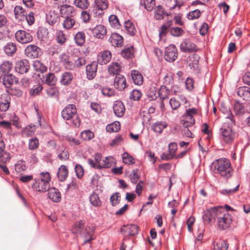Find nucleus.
<instances>
[{
	"label": "nucleus",
	"mask_w": 250,
	"mask_h": 250,
	"mask_svg": "<svg viewBox=\"0 0 250 250\" xmlns=\"http://www.w3.org/2000/svg\"><path fill=\"white\" fill-rule=\"evenodd\" d=\"M215 173H218L223 178L228 179L233 174V169L229 160L226 158H221L212 163Z\"/></svg>",
	"instance_id": "1"
},
{
	"label": "nucleus",
	"mask_w": 250,
	"mask_h": 250,
	"mask_svg": "<svg viewBox=\"0 0 250 250\" xmlns=\"http://www.w3.org/2000/svg\"><path fill=\"white\" fill-rule=\"evenodd\" d=\"M61 115L64 121L68 122V124L76 126H79L81 124L80 119L74 104L67 105L62 111Z\"/></svg>",
	"instance_id": "2"
},
{
	"label": "nucleus",
	"mask_w": 250,
	"mask_h": 250,
	"mask_svg": "<svg viewBox=\"0 0 250 250\" xmlns=\"http://www.w3.org/2000/svg\"><path fill=\"white\" fill-rule=\"evenodd\" d=\"M223 210V208L221 207H215L207 209L203 216L204 222L208 224L214 223L215 219L218 220L219 216L221 215Z\"/></svg>",
	"instance_id": "3"
},
{
	"label": "nucleus",
	"mask_w": 250,
	"mask_h": 250,
	"mask_svg": "<svg viewBox=\"0 0 250 250\" xmlns=\"http://www.w3.org/2000/svg\"><path fill=\"white\" fill-rule=\"evenodd\" d=\"M197 114V109L195 108H189L186 110L183 115V125L185 127H188L195 124L194 116Z\"/></svg>",
	"instance_id": "4"
},
{
	"label": "nucleus",
	"mask_w": 250,
	"mask_h": 250,
	"mask_svg": "<svg viewBox=\"0 0 250 250\" xmlns=\"http://www.w3.org/2000/svg\"><path fill=\"white\" fill-rule=\"evenodd\" d=\"M232 221V217L227 212H223L219 216L217 220L218 228L221 229H224L229 227Z\"/></svg>",
	"instance_id": "5"
},
{
	"label": "nucleus",
	"mask_w": 250,
	"mask_h": 250,
	"mask_svg": "<svg viewBox=\"0 0 250 250\" xmlns=\"http://www.w3.org/2000/svg\"><path fill=\"white\" fill-rule=\"evenodd\" d=\"M15 37L18 42L21 43H27L33 40V37L28 31L20 30L15 33Z\"/></svg>",
	"instance_id": "6"
},
{
	"label": "nucleus",
	"mask_w": 250,
	"mask_h": 250,
	"mask_svg": "<svg viewBox=\"0 0 250 250\" xmlns=\"http://www.w3.org/2000/svg\"><path fill=\"white\" fill-rule=\"evenodd\" d=\"M178 52L176 46L170 44L165 50V59L169 62L174 61L177 58Z\"/></svg>",
	"instance_id": "7"
},
{
	"label": "nucleus",
	"mask_w": 250,
	"mask_h": 250,
	"mask_svg": "<svg viewBox=\"0 0 250 250\" xmlns=\"http://www.w3.org/2000/svg\"><path fill=\"white\" fill-rule=\"evenodd\" d=\"M223 141L226 144H231L234 138V134L230 127L224 125L220 129Z\"/></svg>",
	"instance_id": "8"
},
{
	"label": "nucleus",
	"mask_w": 250,
	"mask_h": 250,
	"mask_svg": "<svg viewBox=\"0 0 250 250\" xmlns=\"http://www.w3.org/2000/svg\"><path fill=\"white\" fill-rule=\"evenodd\" d=\"M30 63L26 59H22L16 62L15 71L21 74L27 73L30 68Z\"/></svg>",
	"instance_id": "9"
},
{
	"label": "nucleus",
	"mask_w": 250,
	"mask_h": 250,
	"mask_svg": "<svg viewBox=\"0 0 250 250\" xmlns=\"http://www.w3.org/2000/svg\"><path fill=\"white\" fill-rule=\"evenodd\" d=\"M40 53L41 49L34 44L28 45L24 50L25 56L30 59L38 58Z\"/></svg>",
	"instance_id": "10"
},
{
	"label": "nucleus",
	"mask_w": 250,
	"mask_h": 250,
	"mask_svg": "<svg viewBox=\"0 0 250 250\" xmlns=\"http://www.w3.org/2000/svg\"><path fill=\"white\" fill-rule=\"evenodd\" d=\"M121 232L125 236L135 235L138 232V227L135 224L124 225L121 228Z\"/></svg>",
	"instance_id": "11"
},
{
	"label": "nucleus",
	"mask_w": 250,
	"mask_h": 250,
	"mask_svg": "<svg viewBox=\"0 0 250 250\" xmlns=\"http://www.w3.org/2000/svg\"><path fill=\"white\" fill-rule=\"evenodd\" d=\"M32 188L38 192H44L49 190L50 188V183L42 182L40 180L35 179V182L31 185Z\"/></svg>",
	"instance_id": "12"
},
{
	"label": "nucleus",
	"mask_w": 250,
	"mask_h": 250,
	"mask_svg": "<svg viewBox=\"0 0 250 250\" xmlns=\"http://www.w3.org/2000/svg\"><path fill=\"white\" fill-rule=\"evenodd\" d=\"M111 57L112 54L110 51H102L98 55L97 62L101 65L106 64L111 60Z\"/></svg>",
	"instance_id": "13"
},
{
	"label": "nucleus",
	"mask_w": 250,
	"mask_h": 250,
	"mask_svg": "<svg viewBox=\"0 0 250 250\" xmlns=\"http://www.w3.org/2000/svg\"><path fill=\"white\" fill-rule=\"evenodd\" d=\"M108 41L112 46L116 47L122 46L124 43L123 37L116 33L111 34L109 38Z\"/></svg>",
	"instance_id": "14"
},
{
	"label": "nucleus",
	"mask_w": 250,
	"mask_h": 250,
	"mask_svg": "<svg viewBox=\"0 0 250 250\" xmlns=\"http://www.w3.org/2000/svg\"><path fill=\"white\" fill-rule=\"evenodd\" d=\"M60 11L61 16L64 18L75 17L76 14L74 7L67 4L61 5Z\"/></svg>",
	"instance_id": "15"
},
{
	"label": "nucleus",
	"mask_w": 250,
	"mask_h": 250,
	"mask_svg": "<svg viewBox=\"0 0 250 250\" xmlns=\"http://www.w3.org/2000/svg\"><path fill=\"white\" fill-rule=\"evenodd\" d=\"M97 63H98L96 62H92L90 64L86 65V78L88 80H92L95 77L97 71Z\"/></svg>",
	"instance_id": "16"
},
{
	"label": "nucleus",
	"mask_w": 250,
	"mask_h": 250,
	"mask_svg": "<svg viewBox=\"0 0 250 250\" xmlns=\"http://www.w3.org/2000/svg\"><path fill=\"white\" fill-rule=\"evenodd\" d=\"M180 49L184 52H190L196 51L197 46L189 40L185 39L180 44Z\"/></svg>",
	"instance_id": "17"
},
{
	"label": "nucleus",
	"mask_w": 250,
	"mask_h": 250,
	"mask_svg": "<svg viewBox=\"0 0 250 250\" xmlns=\"http://www.w3.org/2000/svg\"><path fill=\"white\" fill-rule=\"evenodd\" d=\"M11 97L7 93H3L0 97V110L1 111H6L10 105Z\"/></svg>",
	"instance_id": "18"
},
{
	"label": "nucleus",
	"mask_w": 250,
	"mask_h": 250,
	"mask_svg": "<svg viewBox=\"0 0 250 250\" xmlns=\"http://www.w3.org/2000/svg\"><path fill=\"white\" fill-rule=\"evenodd\" d=\"M114 85L119 90H124L126 86L125 77L122 75H116L114 79Z\"/></svg>",
	"instance_id": "19"
},
{
	"label": "nucleus",
	"mask_w": 250,
	"mask_h": 250,
	"mask_svg": "<svg viewBox=\"0 0 250 250\" xmlns=\"http://www.w3.org/2000/svg\"><path fill=\"white\" fill-rule=\"evenodd\" d=\"M0 80H2L3 84L6 87H10L14 82H18L17 79L10 73L0 76Z\"/></svg>",
	"instance_id": "20"
},
{
	"label": "nucleus",
	"mask_w": 250,
	"mask_h": 250,
	"mask_svg": "<svg viewBox=\"0 0 250 250\" xmlns=\"http://www.w3.org/2000/svg\"><path fill=\"white\" fill-rule=\"evenodd\" d=\"M94 36L98 39H103L106 34V29L104 25H97L92 29Z\"/></svg>",
	"instance_id": "21"
},
{
	"label": "nucleus",
	"mask_w": 250,
	"mask_h": 250,
	"mask_svg": "<svg viewBox=\"0 0 250 250\" xmlns=\"http://www.w3.org/2000/svg\"><path fill=\"white\" fill-rule=\"evenodd\" d=\"M113 109L116 116L122 117L125 111V107L123 103L120 101H116L113 106Z\"/></svg>",
	"instance_id": "22"
},
{
	"label": "nucleus",
	"mask_w": 250,
	"mask_h": 250,
	"mask_svg": "<svg viewBox=\"0 0 250 250\" xmlns=\"http://www.w3.org/2000/svg\"><path fill=\"white\" fill-rule=\"evenodd\" d=\"M238 96L246 101L250 100V87L248 86H242L237 89Z\"/></svg>",
	"instance_id": "23"
},
{
	"label": "nucleus",
	"mask_w": 250,
	"mask_h": 250,
	"mask_svg": "<svg viewBox=\"0 0 250 250\" xmlns=\"http://www.w3.org/2000/svg\"><path fill=\"white\" fill-rule=\"evenodd\" d=\"M48 196L50 199L54 202H59L61 200L60 192L58 189L54 188H51L48 190Z\"/></svg>",
	"instance_id": "24"
},
{
	"label": "nucleus",
	"mask_w": 250,
	"mask_h": 250,
	"mask_svg": "<svg viewBox=\"0 0 250 250\" xmlns=\"http://www.w3.org/2000/svg\"><path fill=\"white\" fill-rule=\"evenodd\" d=\"M5 144L4 142L0 143V162L6 163L10 159V155L4 151Z\"/></svg>",
	"instance_id": "25"
},
{
	"label": "nucleus",
	"mask_w": 250,
	"mask_h": 250,
	"mask_svg": "<svg viewBox=\"0 0 250 250\" xmlns=\"http://www.w3.org/2000/svg\"><path fill=\"white\" fill-rule=\"evenodd\" d=\"M81 236L84 239L83 244L90 242L92 239L93 229L89 227H86L83 232L81 233Z\"/></svg>",
	"instance_id": "26"
},
{
	"label": "nucleus",
	"mask_w": 250,
	"mask_h": 250,
	"mask_svg": "<svg viewBox=\"0 0 250 250\" xmlns=\"http://www.w3.org/2000/svg\"><path fill=\"white\" fill-rule=\"evenodd\" d=\"M132 80L134 83L137 85H141L143 83V77L139 71L133 70L131 73Z\"/></svg>",
	"instance_id": "27"
},
{
	"label": "nucleus",
	"mask_w": 250,
	"mask_h": 250,
	"mask_svg": "<svg viewBox=\"0 0 250 250\" xmlns=\"http://www.w3.org/2000/svg\"><path fill=\"white\" fill-rule=\"evenodd\" d=\"M125 31L130 36H133L136 33V29L134 24L129 20L124 22Z\"/></svg>",
	"instance_id": "28"
},
{
	"label": "nucleus",
	"mask_w": 250,
	"mask_h": 250,
	"mask_svg": "<svg viewBox=\"0 0 250 250\" xmlns=\"http://www.w3.org/2000/svg\"><path fill=\"white\" fill-rule=\"evenodd\" d=\"M68 171L66 167L62 165L59 168L58 171V177L59 181L63 182L65 181L68 176Z\"/></svg>",
	"instance_id": "29"
},
{
	"label": "nucleus",
	"mask_w": 250,
	"mask_h": 250,
	"mask_svg": "<svg viewBox=\"0 0 250 250\" xmlns=\"http://www.w3.org/2000/svg\"><path fill=\"white\" fill-rule=\"evenodd\" d=\"M121 55L125 58L130 59L134 57V49L132 46L125 48L121 51Z\"/></svg>",
	"instance_id": "30"
},
{
	"label": "nucleus",
	"mask_w": 250,
	"mask_h": 250,
	"mask_svg": "<svg viewBox=\"0 0 250 250\" xmlns=\"http://www.w3.org/2000/svg\"><path fill=\"white\" fill-rule=\"evenodd\" d=\"M73 79V76L71 72H65L62 75L61 83L62 84L66 85L70 83Z\"/></svg>",
	"instance_id": "31"
},
{
	"label": "nucleus",
	"mask_w": 250,
	"mask_h": 250,
	"mask_svg": "<svg viewBox=\"0 0 250 250\" xmlns=\"http://www.w3.org/2000/svg\"><path fill=\"white\" fill-rule=\"evenodd\" d=\"M12 68V63L9 62H3L0 66V77L9 74Z\"/></svg>",
	"instance_id": "32"
},
{
	"label": "nucleus",
	"mask_w": 250,
	"mask_h": 250,
	"mask_svg": "<svg viewBox=\"0 0 250 250\" xmlns=\"http://www.w3.org/2000/svg\"><path fill=\"white\" fill-rule=\"evenodd\" d=\"M199 56L196 54H193L192 56L189 57V60L191 62L189 63V66L191 68L196 70L198 69V63Z\"/></svg>",
	"instance_id": "33"
},
{
	"label": "nucleus",
	"mask_w": 250,
	"mask_h": 250,
	"mask_svg": "<svg viewBox=\"0 0 250 250\" xmlns=\"http://www.w3.org/2000/svg\"><path fill=\"white\" fill-rule=\"evenodd\" d=\"M167 124L166 122H158L155 123L152 126V129L155 132L161 133L164 128L167 127Z\"/></svg>",
	"instance_id": "34"
},
{
	"label": "nucleus",
	"mask_w": 250,
	"mask_h": 250,
	"mask_svg": "<svg viewBox=\"0 0 250 250\" xmlns=\"http://www.w3.org/2000/svg\"><path fill=\"white\" fill-rule=\"evenodd\" d=\"M220 111L226 116V118L230 120L231 123L234 122L233 116L229 108L227 107L224 104H222L220 108Z\"/></svg>",
	"instance_id": "35"
},
{
	"label": "nucleus",
	"mask_w": 250,
	"mask_h": 250,
	"mask_svg": "<svg viewBox=\"0 0 250 250\" xmlns=\"http://www.w3.org/2000/svg\"><path fill=\"white\" fill-rule=\"evenodd\" d=\"M172 21L170 20L167 21L161 26L159 30V36L160 39L162 38L163 36L166 35L167 29L172 25Z\"/></svg>",
	"instance_id": "36"
},
{
	"label": "nucleus",
	"mask_w": 250,
	"mask_h": 250,
	"mask_svg": "<svg viewBox=\"0 0 250 250\" xmlns=\"http://www.w3.org/2000/svg\"><path fill=\"white\" fill-rule=\"evenodd\" d=\"M84 222L83 221L81 220L78 222H76L73 225L71 231L73 233H81L83 229L84 228Z\"/></svg>",
	"instance_id": "37"
},
{
	"label": "nucleus",
	"mask_w": 250,
	"mask_h": 250,
	"mask_svg": "<svg viewBox=\"0 0 250 250\" xmlns=\"http://www.w3.org/2000/svg\"><path fill=\"white\" fill-rule=\"evenodd\" d=\"M108 72L110 74H118L121 71V66L118 62H112L108 66Z\"/></svg>",
	"instance_id": "38"
},
{
	"label": "nucleus",
	"mask_w": 250,
	"mask_h": 250,
	"mask_svg": "<svg viewBox=\"0 0 250 250\" xmlns=\"http://www.w3.org/2000/svg\"><path fill=\"white\" fill-rule=\"evenodd\" d=\"M58 20V16L53 11H50L46 15V21L50 25L55 24Z\"/></svg>",
	"instance_id": "39"
},
{
	"label": "nucleus",
	"mask_w": 250,
	"mask_h": 250,
	"mask_svg": "<svg viewBox=\"0 0 250 250\" xmlns=\"http://www.w3.org/2000/svg\"><path fill=\"white\" fill-rule=\"evenodd\" d=\"M90 203L94 207H99L102 205V202L100 200L98 195L94 192L92 193L89 197Z\"/></svg>",
	"instance_id": "40"
},
{
	"label": "nucleus",
	"mask_w": 250,
	"mask_h": 250,
	"mask_svg": "<svg viewBox=\"0 0 250 250\" xmlns=\"http://www.w3.org/2000/svg\"><path fill=\"white\" fill-rule=\"evenodd\" d=\"M17 50V46L15 43L9 42L4 47V51L7 55H12Z\"/></svg>",
	"instance_id": "41"
},
{
	"label": "nucleus",
	"mask_w": 250,
	"mask_h": 250,
	"mask_svg": "<svg viewBox=\"0 0 250 250\" xmlns=\"http://www.w3.org/2000/svg\"><path fill=\"white\" fill-rule=\"evenodd\" d=\"M75 20L74 17L65 18L63 22L62 26L66 29H70L74 25Z\"/></svg>",
	"instance_id": "42"
},
{
	"label": "nucleus",
	"mask_w": 250,
	"mask_h": 250,
	"mask_svg": "<svg viewBox=\"0 0 250 250\" xmlns=\"http://www.w3.org/2000/svg\"><path fill=\"white\" fill-rule=\"evenodd\" d=\"M229 245L225 240H220L214 244V250H228Z\"/></svg>",
	"instance_id": "43"
},
{
	"label": "nucleus",
	"mask_w": 250,
	"mask_h": 250,
	"mask_svg": "<svg viewBox=\"0 0 250 250\" xmlns=\"http://www.w3.org/2000/svg\"><path fill=\"white\" fill-rule=\"evenodd\" d=\"M74 40L78 45H82L85 42V34L83 32H78L74 37Z\"/></svg>",
	"instance_id": "44"
},
{
	"label": "nucleus",
	"mask_w": 250,
	"mask_h": 250,
	"mask_svg": "<svg viewBox=\"0 0 250 250\" xmlns=\"http://www.w3.org/2000/svg\"><path fill=\"white\" fill-rule=\"evenodd\" d=\"M120 129V124L119 122H114L108 125L106 127V130L109 132H118Z\"/></svg>",
	"instance_id": "45"
},
{
	"label": "nucleus",
	"mask_w": 250,
	"mask_h": 250,
	"mask_svg": "<svg viewBox=\"0 0 250 250\" xmlns=\"http://www.w3.org/2000/svg\"><path fill=\"white\" fill-rule=\"evenodd\" d=\"M75 5L82 9H86L89 6L88 0H74Z\"/></svg>",
	"instance_id": "46"
},
{
	"label": "nucleus",
	"mask_w": 250,
	"mask_h": 250,
	"mask_svg": "<svg viewBox=\"0 0 250 250\" xmlns=\"http://www.w3.org/2000/svg\"><path fill=\"white\" fill-rule=\"evenodd\" d=\"M14 13L17 19H21L25 16V12L21 6H16L14 8Z\"/></svg>",
	"instance_id": "47"
},
{
	"label": "nucleus",
	"mask_w": 250,
	"mask_h": 250,
	"mask_svg": "<svg viewBox=\"0 0 250 250\" xmlns=\"http://www.w3.org/2000/svg\"><path fill=\"white\" fill-rule=\"evenodd\" d=\"M164 9L162 7L159 5L154 10V17L157 20H160L164 18Z\"/></svg>",
	"instance_id": "48"
},
{
	"label": "nucleus",
	"mask_w": 250,
	"mask_h": 250,
	"mask_svg": "<svg viewBox=\"0 0 250 250\" xmlns=\"http://www.w3.org/2000/svg\"><path fill=\"white\" fill-rule=\"evenodd\" d=\"M169 91L165 86H162L159 90V95L161 100H164L168 99L169 97Z\"/></svg>",
	"instance_id": "49"
},
{
	"label": "nucleus",
	"mask_w": 250,
	"mask_h": 250,
	"mask_svg": "<svg viewBox=\"0 0 250 250\" xmlns=\"http://www.w3.org/2000/svg\"><path fill=\"white\" fill-rule=\"evenodd\" d=\"M109 21L111 25L114 28L119 29L121 26L119 19L116 15H112L109 16Z\"/></svg>",
	"instance_id": "50"
},
{
	"label": "nucleus",
	"mask_w": 250,
	"mask_h": 250,
	"mask_svg": "<svg viewBox=\"0 0 250 250\" xmlns=\"http://www.w3.org/2000/svg\"><path fill=\"white\" fill-rule=\"evenodd\" d=\"M34 67L38 71L43 73L47 70L46 66L41 61H36L33 64Z\"/></svg>",
	"instance_id": "51"
},
{
	"label": "nucleus",
	"mask_w": 250,
	"mask_h": 250,
	"mask_svg": "<svg viewBox=\"0 0 250 250\" xmlns=\"http://www.w3.org/2000/svg\"><path fill=\"white\" fill-rule=\"evenodd\" d=\"M123 162L125 164L132 165L135 163L134 159L127 152H124L122 155Z\"/></svg>",
	"instance_id": "52"
},
{
	"label": "nucleus",
	"mask_w": 250,
	"mask_h": 250,
	"mask_svg": "<svg viewBox=\"0 0 250 250\" xmlns=\"http://www.w3.org/2000/svg\"><path fill=\"white\" fill-rule=\"evenodd\" d=\"M37 180L42 182L50 183L51 176L48 172H42L39 174V177Z\"/></svg>",
	"instance_id": "53"
},
{
	"label": "nucleus",
	"mask_w": 250,
	"mask_h": 250,
	"mask_svg": "<svg viewBox=\"0 0 250 250\" xmlns=\"http://www.w3.org/2000/svg\"><path fill=\"white\" fill-rule=\"evenodd\" d=\"M95 4L97 8L103 10L108 7V3L106 0H95Z\"/></svg>",
	"instance_id": "54"
},
{
	"label": "nucleus",
	"mask_w": 250,
	"mask_h": 250,
	"mask_svg": "<svg viewBox=\"0 0 250 250\" xmlns=\"http://www.w3.org/2000/svg\"><path fill=\"white\" fill-rule=\"evenodd\" d=\"M39 146V140L37 138H33L29 140L28 143V148L30 150H35Z\"/></svg>",
	"instance_id": "55"
},
{
	"label": "nucleus",
	"mask_w": 250,
	"mask_h": 250,
	"mask_svg": "<svg viewBox=\"0 0 250 250\" xmlns=\"http://www.w3.org/2000/svg\"><path fill=\"white\" fill-rule=\"evenodd\" d=\"M169 32L170 34L175 37H179L182 36L184 33V30L180 27H174L170 29Z\"/></svg>",
	"instance_id": "56"
},
{
	"label": "nucleus",
	"mask_w": 250,
	"mask_h": 250,
	"mask_svg": "<svg viewBox=\"0 0 250 250\" xmlns=\"http://www.w3.org/2000/svg\"><path fill=\"white\" fill-rule=\"evenodd\" d=\"M81 136L82 139L83 140L88 141L92 139L94 137V134L92 131L87 130L82 132Z\"/></svg>",
	"instance_id": "57"
},
{
	"label": "nucleus",
	"mask_w": 250,
	"mask_h": 250,
	"mask_svg": "<svg viewBox=\"0 0 250 250\" xmlns=\"http://www.w3.org/2000/svg\"><path fill=\"white\" fill-rule=\"evenodd\" d=\"M57 79L54 73H49L46 76L45 82L47 84L54 85L55 84Z\"/></svg>",
	"instance_id": "58"
},
{
	"label": "nucleus",
	"mask_w": 250,
	"mask_h": 250,
	"mask_svg": "<svg viewBox=\"0 0 250 250\" xmlns=\"http://www.w3.org/2000/svg\"><path fill=\"white\" fill-rule=\"evenodd\" d=\"M201 16V12L198 9L189 12L187 15L188 20H194L198 19Z\"/></svg>",
	"instance_id": "59"
},
{
	"label": "nucleus",
	"mask_w": 250,
	"mask_h": 250,
	"mask_svg": "<svg viewBox=\"0 0 250 250\" xmlns=\"http://www.w3.org/2000/svg\"><path fill=\"white\" fill-rule=\"evenodd\" d=\"M42 89V87L40 84L34 85L30 90V94L33 96L38 95Z\"/></svg>",
	"instance_id": "60"
},
{
	"label": "nucleus",
	"mask_w": 250,
	"mask_h": 250,
	"mask_svg": "<svg viewBox=\"0 0 250 250\" xmlns=\"http://www.w3.org/2000/svg\"><path fill=\"white\" fill-rule=\"evenodd\" d=\"M85 64V59L83 57H79L77 60H74V69L79 68Z\"/></svg>",
	"instance_id": "61"
},
{
	"label": "nucleus",
	"mask_w": 250,
	"mask_h": 250,
	"mask_svg": "<svg viewBox=\"0 0 250 250\" xmlns=\"http://www.w3.org/2000/svg\"><path fill=\"white\" fill-rule=\"evenodd\" d=\"M142 93L140 90L134 89L130 94V99L134 101H138L140 99Z\"/></svg>",
	"instance_id": "62"
},
{
	"label": "nucleus",
	"mask_w": 250,
	"mask_h": 250,
	"mask_svg": "<svg viewBox=\"0 0 250 250\" xmlns=\"http://www.w3.org/2000/svg\"><path fill=\"white\" fill-rule=\"evenodd\" d=\"M57 42L60 44H63L66 41V38L63 32L62 31H59L57 33Z\"/></svg>",
	"instance_id": "63"
},
{
	"label": "nucleus",
	"mask_w": 250,
	"mask_h": 250,
	"mask_svg": "<svg viewBox=\"0 0 250 250\" xmlns=\"http://www.w3.org/2000/svg\"><path fill=\"white\" fill-rule=\"evenodd\" d=\"M139 170L135 169L132 170V173L130 175L131 182L133 184H136L140 178L138 174Z\"/></svg>",
	"instance_id": "64"
}]
</instances>
